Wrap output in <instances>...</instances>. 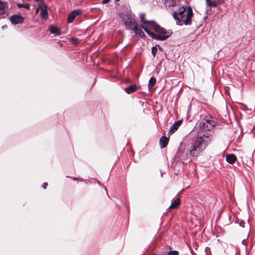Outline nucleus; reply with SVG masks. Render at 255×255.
Wrapping results in <instances>:
<instances>
[{
	"label": "nucleus",
	"mask_w": 255,
	"mask_h": 255,
	"mask_svg": "<svg viewBox=\"0 0 255 255\" xmlns=\"http://www.w3.org/2000/svg\"><path fill=\"white\" fill-rule=\"evenodd\" d=\"M175 157L183 163L185 161L188 162L191 160L188 154V152L182 150L181 149H178Z\"/></svg>",
	"instance_id": "obj_6"
},
{
	"label": "nucleus",
	"mask_w": 255,
	"mask_h": 255,
	"mask_svg": "<svg viewBox=\"0 0 255 255\" xmlns=\"http://www.w3.org/2000/svg\"><path fill=\"white\" fill-rule=\"evenodd\" d=\"M58 44H60V45L61 46H62V44L61 43H60V42H59V43H58Z\"/></svg>",
	"instance_id": "obj_34"
},
{
	"label": "nucleus",
	"mask_w": 255,
	"mask_h": 255,
	"mask_svg": "<svg viewBox=\"0 0 255 255\" xmlns=\"http://www.w3.org/2000/svg\"><path fill=\"white\" fill-rule=\"evenodd\" d=\"M122 19L128 30H133L134 27L138 25L134 18L131 14L126 13L123 14Z\"/></svg>",
	"instance_id": "obj_4"
},
{
	"label": "nucleus",
	"mask_w": 255,
	"mask_h": 255,
	"mask_svg": "<svg viewBox=\"0 0 255 255\" xmlns=\"http://www.w3.org/2000/svg\"><path fill=\"white\" fill-rule=\"evenodd\" d=\"M137 89L138 88L137 85L135 84H132L126 87L125 91L127 94H130L135 92Z\"/></svg>",
	"instance_id": "obj_14"
},
{
	"label": "nucleus",
	"mask_w": 255,
	"mask_h": 255,
	"mask_svg": "<svg viewBox=\"0 0 255 255\" xmlns=\"http://www.w3.org/2000/svg\"><path fill=\"white\" fill-rule=\"evenodd\" d=\"M24 20L23 16L20 15H13L10 16V20L11 22L13 24H18L22 23Z\"/></svg>",
	"instance_id": "obj_11"
},
{
	"label": "nucleus",
	"mask_w": 255,
	"mask_h": 255,
	"mask_svg": "<svg viewBox=\"0 0 255 255\" xmlns=\"http://www.w3.org/2000/svg\"><path fill=\"white\" fill-rule=\"evenodd\" d=\"M150 26L152 27L154 31L157 33L158 36H165L166 37V39H167L172 34V32L171 31H167L165 28L161 27L155 21L152 22V24H151Z\"/></svg>",
	"instance_id": "obj_5"
},
{
	"label": "nucleus",
	"mask_w": 255,
	"mask_h": 255,
	"mask_svg": "<svg viewBox=\"0 0 255 255\" xmlns=\"http://www.w3.org/2000/svg\"><path fill=\"white\" fill-rule=\"evenodd\" d=\"M8 12L7 3L0 1V14L3 15L7 13Z\"/></svg>",
	"instance_id": "obj_12"
},
{
	"label": "nucleus",
	"mask_w": 255,
	"mask_h": 255,
	"mask_svg": "<svg viewBox=\"0 0 255 255\" xmlns=\"http://www.w3.org/2000/svg\"><path fill=\"white\" fill-rule=\"evenodd\" d=\"M226 159L229 163L233 164L236 160L237 157L234 154H228L226 156Z\"/></svg>",
	"instance_id": "obj_16"
},
{
	"label": "nucleus",
	"mask_w": 255,
	"mask_h": 255,
	"mask_svg": "<svg viewBox=\"0 0 255 255\" xmlns=\"http://www.w3.org/2000/svg\"><path fill=\"white\" fill-rule=\"evenodd\" d=\"M82 12V11L81 9H77L73 10L71 11V12L69 14L67 18V22L68 23H72L75 19V17L80 15Z\"/></svg>",
	"instance_id": "obj_9"
},
{
	"label": "nucleus",
	"mask_w": 255,
	"mask_h": 255,
	"mask_svg": "<svg viewBox=\"0 0 255 255\" xmlns=\"http://www.w3.org/2000/svg\"><path fill=\"white\" fill-rule=\"evenodd\" d=\"M80 181H84V180L82 179V180H80Z\"/></svg>",
	"instance_id": "obj_37"
},
{
	"label": "nucleus",
	"mask_w": 255,
	"mask_h": 255,
	"mask_svg": "<svg viewBox=\"0 0 255 255\" xmlns=\"http://www.w3.org/2000/svg\"><path fill=\"white\" fill-rule=\"evenodd\" d=\"M156 82V79L154 77H151L150 78L149 82H148V89L150 90V88H151L155 84Z\"/></svg>",
	"instance_id": "obj_21"
},
{
	"label": "nucleus",
	"mask_w": 255,
	"mask_h": 255,
	"mask_svg": "<svg viewBox=\"0 0 255 255\" xmlns=\"http://www.w3.org/2000/svg\"><path fill=\"white\" fill-rule=\"evenodd\" d=\"M97 183H98L99 184H100V185L101 184V183L99 181H97Z\"/></svg>",
	"instance_id": "obj_35"
},
{
	"label": "nucleus",
	"mask_w": 255,
	"mask_h": 255,
	"mask_svg": "<svg viewBox=\"0 0 255 255\" xmlns=\"http://www.w3.org/2000/svg\"><path fill=\"white\" fill-rule=\"evenodd\" d=\"M51 33L55 34L56 35H59L61 34L60 29L56 26H51L49 28Z\"/></svg>",
	"instance_id": "obj_17"
},
{
	"label": "nucleus",
	"mask_w": 255,
	"mask_h": 255,
	"mask_svg": "<svg viewBox=\"0 0 255 255\" xmlns=\"http://www.w3.org/2000/svg\"><path fill=\"white\" fill-rule=\"evenodd\" d=\"M165 3L168 6H173L175 3V0H165Z\"/></svg>",
	"instance_id": "obj_24"
},
{
	"label": "nucleus",
	"mask_w": 255,
	"mask_h": 255,
	"mask_svg": "<svg viewBox=\"0 0 255 255\" xmlns=\"http://www.w3.org/2000/svg\"><path fill=\"white\" fill-rule=\"evenodd\" d=\"M39 10H40V8H39V6H38L36 9V13H38Z\"/></svg>",
	"instance_id": "obj_32"
},
{
	"label": "nucleus",
	"mask_w": 255,
	"mask_h": 255,
	"mask_svg": "<svg viewBox=\"0 0 255 255\" xmlns=\"http://www.w3.org/2000/svg\"><path fill=\"white\" fill-rule=\"evenodd\" d=\"M212 137V134L208 133L198 137L191 145L189 150L190 155L193 157L199 155L210 143Z\"/></svg>",
	"instance_id": "obj_1"
},
{
	"label": "nucleus",
	"mask_w": 255,
	"mask_h": 255,
	"mask_svg": "<svg viewBox=\"0 0 255 255\" xmlns=\"http://www.w3.org/2000/svg\"><path fill=\"white\" fill-rule=\"evenodd\" d=\"M39 2V8H40V15L42 19H47L48 17V12L47 6L42 0L36 1Z\"/></svg>",
	"instance_id": "obj_8"
},
{
	"label": "nucleus",
	"mask_w": 255,
	"mask_h": 255,
	"mask_svg": "<svg viewBox=\"0 0 255 255\" xmlns=\"http://www.w3.org/2000/svg\"><path fill=\"white\" fill-rule=\"evenodd\" d=\"M225 0H206V4L207 7H216L217 6L223 4Z\"/></svg>",
	"instance_id": "obj_10"
},
{
	"label": "nucleus",
	"mask_w": 255,
	"mask_h": 255,
	"mask_svg": "<svg viewBox=\"0 0 255 255\" xmlns=\"http://www.w3.org/2000/svg\"><path fill=\"white\" fill-rule=\"evenodd\" d=\"M77 179H77V177H74V178H73V180H77Z\"/></svg>",
	"instance_id": "obj_33"
},
{
	"label": "nucleus",
	"mask_w": 255,
	"mask_h": 255,
	"mask_svg": "<svg viewBox=\"0 0 255 255\" xmlns=\"http://www.w3.org/2000/svg\"><path fill=\"white\" fill-rule=\"evenodd\" d=\"M139 27L143 29L144 31L151 37L152 38L160 41H164L166 40V37L165 36H159L157 34L154 33L153 32H151L148 29H147L145 26L142 25L139 26Z\"/></svg>",
	"instance_id": "obj_7"
},
{
	"label": "nucleus",
	"mask_w": 255,
	"mask_h": 255,
	"mask_svg": "<svg viewBox=\"0 0 255 255\" xmlns=\"http://www.w3.org/2000/svg\"><path fill=\"white\" fill-rule=\"evenodd\" d=\"M110 0H102V3L105 4L109 2Z\"/></svg>",
	"instance_id": "obj_31"
},
{
	"label": "nucleus",
	"mask_w": 255,
	"mask_h": 255,
	"mask_svg": "<svg viewBox=\"0 0 255 255\" xmlns=\"http://www.w3.org/2000/svg\"><path fill=\"white\" fill-rule=\"evenodd\" d=\"M69 42H71L72 44L77 45L79 43V39L77 37H72L69 39Z\"/></svg>",
	"instance_id": "obj_22"
},
{
	"label": "nucleus",
	"mask_w": 255,
	"mask_h": 255,
	"mask_svg": "<svg viewBox=\"0 0 255 255\" xmlns=\"http://www.w3.org/2000/svg\"><path fill=\"white\" fill-rule=\"evenodd\" d=\"M193 14L191 7L189 6L186 10V7L182 6L173 12V17L178 25H190L191 24Z\"/></svg>",
	"instance_id": "obj_2"
},
{
	"label": "nucleus",
	"mask_w": 255,
	"mask_h": 255,
	"mask_svg": "<svg viewBox=\"0 0 255 255\" xmlns=\"http://www.w3.org/2000/svg\"><path fill=\"white\" fill-rule=\"evenodd\" d=\"M155 46H156V47L161 51H163V48L161 47L160 45H156Z\"/></svg>",
	"instance_id": "obj_29"
},
{
	"label": "nucleus",
	"mask_w": 255,
	"mask_h": 255,
	"mask_svg": "<svg viewBox=\"0 0 255 255\" xmlns=\"http://www.w3.org/2000/svg\"><path fill=\"white\" fill-rule=\"evenodd\" d=\"M178 128L174 124V123L172 125V126L170 127V129H169V131L168 133V134L169 135H171L173 133H174L176 130H177V129Z\"/></svg>",
	"instance_id": "obj_20"
},
{
	"label": "nucleus",
	"mask_w": 255,
	"mask_h": 255,
	"mask_svg": "<svg viewBox=\"0 0 255 255\" xmlns=\"http://www.w3.org/2000/svg\"><path fill=\"white\" fill-rule=\"evenodd\" d=\"M180 200L179 198H177L173 202H171L170 206L168 207V209L177 208L178 206L180 205Z\"/></svg>",
	"instance_id": "obj_19"
},
{
	"label": "nucleus",
	"mask_w": 255,
	"mask_h": 255,
	"mask_svg": "<svg viewBox=\"0 0 255 255\" xmlns=\"http://www.w3.org/2000/svg\"><path fill=\"white\" fill-rule=\"evenodd\" d=\"M48 185V183L47 182H44L43 183V188L45 189L46 188L47 186Z\"/></svg>",
	"instance_id": "obj_30"
},
{
	"label": "nucleus",
	"mask_w": 255,
	"mask_h": 255,
	"mask_svg": "<svg viewBox=\"0 0 255 255\" xmlns=\"http://www.w3.org/2000/svg\"><path fill=\"white\" fill-rule=\"evenodd\" d=\"M168 142V138L165 136H162L159 140V144L161 148H164L166 146Z\"/></svg>",
	"instance_id": "obj_15"
},
{
	"label": "nucleus",
	"mask_w": 255,
	"mask_h": 255,
	"mask_svg": "<svg viewBox=\"0 0 255 255\" xmlns=\"http://www.w3.org/2000/svg\"><path fill=\"white\" fill-rule=\"evenodd\" d=\"M182 120H179L177 122H175L174 123V124L178 127L179 128V126L181 125V124H182Z\"/></svg>",
	"instance_id": "obj_28"
},
{
	"label": "nucleus",
	"mask_w": 255,
	"mask_h": 255,
	"mask_svg": "<svg viewBox=\"0 0 255 255\" xmlns=\"http://www.w3.org/2000/svg\"><path fill=\"white\" fill-rule=\"evenodd\" d=\"M139 17L140 18V22H142L143 24L146 25H148L150 26L151 24H152V22L154 21V20H147L145 19V14L143 12L139 13Z\"/></svg>",
	"instance_id": "obj_13"
},
{
	"label": "nucleus",
	"mask_w": 255,
	"mask_h": 255,
	"mask_svg": "<svg viewBox=\"0 0 255 255\" xmlns=\"http://www.w3.org/2000/svg\"><path fill=\"white\" fill-rule=\"evenodd\" d=\"M179 252L177 251H171L169 252L167 255H178Z\"/></svg>",
	"instance_id": "obj_26"
},
{
	"label": "nucleus",
	"mask_w": 255,
	"mask_h": 255,
	"mask_svg": "<svg viewBox=\"0 0 255 255\" xmlns=\"http://www.w3.org/2000/svg\"><path fill=\"white\" fill-rule=\"evenodd\" d=\"M17 5L19 8L25 7L28 9L30 8V5L28 3H18Z\"/></svg>",
	"instance_id": "obj_23"
},
{
	"label": "nucleus",
	"mask_w": 255,
	"mask_h": 255,
	"mask_svg": "<svg viewBox=\"0 0 255 255\" xmlns=\"http://www.w3.org/2000/svg\"><path fill=\"white\" fill-rule=\"evenodd\" d=\"M182 120H179L177 122H175L174 123V124L178 127L179 128V126L181 125V124H182Z\"/></svg>",
	"instance_id": "obj_27"
},
{
	"label": "nucleus",
	"mask_w": 255,
	"mask_h": 255,
	"mask_svg": "<svg viewBox=\"0 0 255 255\" xmlns=\"http://www.w3.org/2000/svg\"><path fill=\"white\" fill-rule=\"evenodd\" d=\"M142 28H138V25L134 27V28L133 29L132 31L135 33L136 34L139 35L141 37H143L145 36L144 33L143 31L141 30Z\"/></svg>",
	"instance_id": "obj_18"
},
{
	"label": "nucleus",
	"mask_w": 255,
	"mask_h": 255,
	"mask_svg": "<svg viewBox=\"0 0 255 255\" xmlns=\"http://www.w3.org/2000/svg\"><path fill=\"white\" fill-rule=\"evenodd\" d=\"M85 183L86 184H87V183H88V182H87V181H85Z\"/></svg>",
	"instance_id": "obj_36"
},
{
	"label": "nucleus",
	"mask_w": 255,
	"mask_h": 255,
	"mask_svg": "<svg viewBox=\"0 0 255 255\" xmlns=\"http://www.w3.org/2000/svg\"><path fill=\"white\" fill-rule=\"evenodd\" d=\"M157 51V48L156 46H154L151 48V53L153 57L155 56V55Z\"/></svg>",
	"instance_id": "obj_25"
},
{
	"label": "nucleus",
	"mask_w": 255,
	"mask_h": 255,
	"mask_svg": "<svg viewBox=\"0 0 255 255\" xmlns=\"http://www.w3.org/2000/svg\"><path fill=\"white\" fill-rule=\"evenodd\" d=\"M216 122L213 120L212 116H206L199 123V128L202 132L211 130L215 126Z\"/></svg>",
	"instance_id": "obj_3"
}]
</instances>
